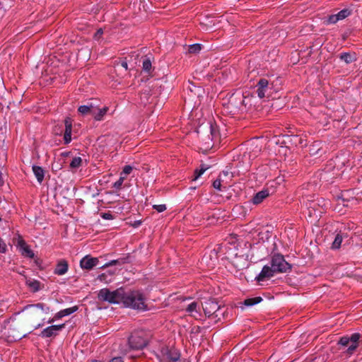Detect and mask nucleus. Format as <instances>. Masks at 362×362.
<instances>
[{"mask_svg": "<svg viewBox=\"0 0 362 362\" xmlns=\"http://www.w3.org/2000/svg\"><path fill=\"white\" fill-rule=\"evenodd\" d=\"M49 311V308H44L41 303L27 306L20 315H18L23 324L28 329H37L42 327L44 320V313Z\"/></svg>", "mask_w": 362, "mask_h": 362, "instance_id": "1", "label": "nucleus"}, {"mask_svg": "<svg viewBox=\"0 0 362 362\" xmlns=\"http://www.w3.org/2000/svg\"><path fill=\"white\" fill-rule=\"evenodd\" d=\"M25 331H28V329L23 324L18 315H16L4 322L1 330V337L7 341L11 342L25 337Z\"/></svg>", "mask_w": 362, "mask_h": 362, "instance_id": "2", "label": "nucleus"}, {"mask_svg": "<svg viewBox=\"0 0 362 362\" xmlns=\"http://www.w3.org/2000/svg\"><path fill=\"white\" fill-rule=\"evenodd\" d=\"M291 266L284 258L282 255H274L271 261V267L264 266L257 276L258 281H263L266 278H270L276 273H285L291 270Z\"/></svg>", "mask_w": 362, "mask_h": 362, "instance_id": "3", "label": "nucleus"}, {"mask_svg": "<svg viewBox=\"0 0 362 362\" xmlns=\"http://www.w3.org/2000/svg\"><path fill=\"white\" fill-rule=\"evenodd\" d=\"M122 303L125 307L144 310L146 309V298L139 291L125 292L124 291Z\"/></svg>", "mask_w": 362, "mask_h": 362, "instance_id": "4", "label": "nucleus"}, {"mask_svg": "<svg viewBox=\"0 0 362 362\" xmlns=\"http://www.w3.org/2000/svg\"><path fill=\"white\" fill-rule=\"evenodd\" d=\"M124 293V289L120 288L115 291H110L108 288L101 289L98 298L103 301H107L110 303H121Z\"/></svg>", "mask_w": 362, "mask_h": 362, "instance_id": "5", "label": "nucleus"}, {"mask_svg": "<svg viewBox=\"0 0 362 362\" xmlns=\"http://www.w3.org/2000/svg\"><path fill=\"white\" fill-rule=\"evenodd\" d=\"M160 357V362H174L180 359V354L173 347H165L161 350Z\"/></svg>", "mask_w": 362, "mask_h": 362, "instance_id": "6", "label": "nucleus"}, {"mask_svg": "<svg viewBox=\"0 0 362 362\" xmlns=\"http://www.w3.org/2000/svg\"><path fill=\"white\" fill-rule=\"evenodd\" d=\"M272 84L265 78H261L257 84V93L259 98L269 97Z\"/></svg>", "mask_w": 362, "mask_h": 362, "instance_id": "7", "label": "nucleus"}, {"mask_svg": "<svg viewBox=\"0 0 362 362\" xmlns=\"http://www.w3.org/2000/svg\"><path fill=\"white\" fill-rule=\"evenodd\" d=\"M129 344L131 349L139 350L146 346L147 341L143 337L142 334H134L129 337Z\"/></svg>", "mask_w": 362, "mask_h": 362, "instance_id": "8", "label": "nucleus"}, {"mask_svg": "<svg viewBox=\"0 0 362 362\" xmlns=\"http://www.w3.org/2000/svg\"><path fill=\"white\" fill-rule=\"evenodd\" d=\"M203 310L206 315H211L215 313L219 308L220 306L217 302L214 300H208L203 305Z\"/></svg>", "mask_w": 362, "mask_h": 362, "instance_id": "9", "label": "nucleus"}, {"mask_svg": "<svg viewBox=\"0 0 362 362\" xmlns=\"http://www.w3.org/2000/svg\"><path fill=\"white\" fill-rule=\"evenodd\" d=\"M64 327V324L59 325H52L44 329L41 332L42 337H51L56 336L57 333Z\"/></svg>", "mask_w": 362, "mask_h": 362, "instance_id": "10", "label": "nucleus"}, {"mask_svg": "<svg viewBox=\"0 0 362 362\" xmlns=\"http://www.w3.org/2000/svg\"><path fill=\"white\" fill-rule=\"evenodd\" d=\"M98 258L86 255L81 260L80 265L83 269H91L93 267L98 264Z\"/></svg>", "mask_w": 362, "mask_h": 362, "instance_id": "11", "label": "nucleus"}, {"mask_svg": "<svg viewBox=\"0 0 362 362\" xmlns=\"http://www.w3.org/2000/svg\"><path fill=\"white\" fill-rule=\"evenodd\" d=\"M351 14V11L345 8L339 11L337 14L329 16L327 22L329 23H336L338 21L343 20Z\"/></svg>", "mask_w": 362, "mask_h": 362, "instance_id": "12", "label": "nucleus"}, {"mask_svg": "<svg viewBox=\"0 0 362 362\" xmlns=\"http://www.w3.org/2000/svg\"><path fill=\"white\" fill-rule=\"evenodd\" d=\"M65 131L64 140L65 144H69L71 141L72 122L71 118L66 117L64 119Z\"/></svg>", "mask_w": 362, "mask_h": 362, "instance_id": "13", "label": "nucleus"}, {"mask_svg": "<svg viewBox=\"0 0 362 362\" xmlns=\"http://www.w3.org/2000/svg\"><path fill=\"white\" fill-rule=\"evenodd\" d=\"M361 335L358 333L353 334L350 337V343L348 346L347 352L351 354L358 347Z\"/></svg>", "mask_w": 362, "mask_h": 362, "instance_id": "14", "label": "nucleus"}, {"mask_svg": "<svg viewBox=\"0 0 362 362\" xmlns=\"http://www.w3.org/2000/svg\"><path fill=\"white\" fill-rule=\"evenodd\" d=\"M18 245L20 247V250L23 255L28 257L30 258L34 257V252L30 249L28 245L21 238H18Z\"/></svg>", "mask_w": 362, "mask_h": 362, "instance_id": "15", "label": "nucleus"}, {"mask_svg": "<svg viewBox=\"0 0 362 362\" xmlns=\"http://www.w3.org/2000/svg\"><path fill=\"white\" fill-rule=\"evenodd\" d=\"M78 306H73L71 308H66L64 310H60L59 312L57 313L54 317L53 319L49 320L48 321L49 323H52L56 319H60L64 316L69 315L74 312H76L78 310Z\"/></svg>", "mask_w": 362, "mask_h": 362, "instance_id": "16", "label": "nucleus"}, {"mask_svg": "<svg viewBox=\"0 0 362 362\" xmlns=\"http://www.w3.org/2000/svg\"><path fill=\"white\" fill-rule=\"evenodd\" d=\"M341 61L344 62L346 64L353 63L357 60V56L355 52H342L339 55Z\"/></svg>", "mask_w": 362, "mask_h": 362, "instance_id": "17", "label": "nucleus"}, {"mask_svg": "<svg viewBox=\"0 0 362 362\" xmlns=\"http://www.w3.org/2000/svg\"><path fill=\"white\" fill-rule=\"evenodd\" d=\"M199 308V306L197 302H192L187 306L186 311L189 313L191 316L198 318V317L200 316Z\"/></svg>", "mask_w": 362, "mask_h": 362, "instance_id": "18", "label": "nucleus"}, {"mask_svg": "<svg viewBox=\"0 0 362 362\" xmlns=\"http://www.w3.org/2000/svg\"><path fill=\"white\" fill-rule=\"evenodd\" d=\"M269 195V191L267 189L262 190L257 192L252 198V202L254 204H259L262 202V201L268 197Z\"/></svg>", "mask_w": 362, "mask_h": 362, "instance_id": "19", "label": "nucleus"}, {"mask_svg": "<svg viewBox=\"0 0 362 362\" xmlns=\"http://www.w3.org/2000/svg\"><path fill=\"white\" fill-rule=\"evenodd\" d=\"M236 100H238L240 101V105L237 106V107L242 110L243 109V107H245L248 105V103L251 100V98H247V97H244L243 95H239L238 98L234 97V98H231V100H230L231 104H235Z\"/></svg>", "mask_w": 362, "mask_h": 362, "instance_id": "20", "label": "nucleus"}, {"mask_svg": "<svg viewBox=\"0 0 362 362\" xmlns=\"http://www.w3.org/2000/svg\"><path fill=\"white\" fill-rule=\"evenodd\" d=\"M68 270V263L65 260L60 261L56 266L54 273L57 275H63Z\"/></svg>", "mask_w": 362, "mask_h": 362, "instance_id": "21", "label": "nucleus"}, {"mask_svg": "<svg viewBox=\"0 0 362 362\" xmlns=\"http://www.w3.org/2000/svg\"><path fill=\"white\" fill-rule=\"evenodd\" d=\"M25 284L33 292L40 290V282L37 280L25 277Z\"/></svg>", "mask_w": 362, "mask_h": 362, "instance_id": "22", "label": "nucleus"}, {"mask_svg": "<svg viewBox=\"0 0 362 362\" xmlns=\"http://www.w3.org/2000/svg\"><path fill=\"white\" fill-rule=\"evenodd\" d=\"M33 171L37 180V181L41 183L44 179L45 172L44 170L40 167L34 165L33 166Z\"/></svg>", "mask_w": 362, "mask_h": 362, "instance_id": "23", "label": "nucleus"}, {"mask_svg": "<svg viewBox=\"0 0 362 362\" xmlns=\"http://www.w3.org/2000/svg\"><path fill=\"white\" fill-rule=\"evenodd\" d=\"M93 107H94L93 105H81L78 107V110L82 115H85L89 113L94 114L93 112Z\"/></svg>", "mask_w": 362, "mask_h": 362, "instance_id": "24", "label": "nucleus"}, {"mask_svg": "<svg viewBox=\"0 0 362 362\" xmlns=\"http://www.w3.org/2000/svg\"><path fill=\"white\" fill-rule=\"evenodd\" d=\"M200 25L204 30H209L214 28L215 23L209 18H206L204 21L201 22Z\"/></svg>", "mask_w": 362, "mask_h": 362, "instance_id": "25", "label": "nucleus"}, {"mask_svg": "<svg viewBox=\"0 0 362 362\" xmlns=\"http://www.w3.org/2000/svg\"><path fill=\"white\" fill-rule=\"evenodd\" d=\"M262 300V298L259 296L252 298H248L244 301V305L246 306H252L260 303Z\"/></svg>", "mask_w": 362, "mask_h": 362, "instance_id": "26", "label": "nucleus"}, {"mask_svg": "<svg viewBox=\"0 0 362 362\" xmlns=\"http://www.w3.org/2000/svg\"><path fill=\"white\" fill-rule=\"evenodd\" d=\"M342 240H343L342 235L340 233H338L336 235L334 240L332 243V247L333 249H339L342 243Z\"/></svg>", "mask_w": 362, "mask_h": 362, "instance_id": "27", "label": "nucleus"}, {"mask_svg": "<svg viewBox=\"0 0 362 362\" xmlns=\"http://www.w3.org/2000/svg\"><path fill=\"white\" fill-rule=\"evenodd\" d=\"M107 110L108 107H107L100 109L98 112L94 115L95 119L97 121L101 120L103 117L107 113Z\"/></svg>", "mask_w": 362, "mask_h": 362, "instance_id": "28", "label": "nucleus"}, {"mask_svg": "<svg viewBox=\"0 0 362 362\" xmlns=\"http://www.w3.org/2000/svg\"><path fill=\"white\" fill-rule=\"evenodd\" d=\"M228 175V172H226V171H223V173L220 175L219 178L216 180L214 183H213V186L215 189H221V177L223 175V176H227Z\"/></svg>", "mask_w": 362, "mask_h": 362, "instance_id": "29", "label": "nucleus"}, {"mask_svg": "<svg viewBox=\"0 0 362 362\" xmlns=\"http://www.w3.org/2000/svg\"><path fill=\"white\" fill-rule=\"evenodd\" d=\"M81 158L80 157H75L72 159L70 166L72 168H78L81 164Z\"/></svg>", "mask_w": 362, "mask_h": 362, "instance_id": "30", "label": "nucleus"}, {"mask_svg": "<svg viewBox=\"0 0 362 362\" xmlns=\"http://www.w3.org/2000/svg\"><path fill=\"white\" fill-rule=\"evenodd\" d=\"M207 169H209L208 166L202 165L201 168L198 170H195V177L194 180H197L199 177H200Z\"/></svg>", "mask_w": 362, "mask_h": 362, "instance_id": "31", "label": "nucleus"}, {"mask_svg": "<svg viewBox=\"0 0 362 362\" xmlns=\"http://www.w3.org/2000/svg\"><path fill=\"white\" fill-rule=\"evenodd\" d=\"M201 50V46L199 44H194L189 46V52L190 53H197Z\"/></svg>", "mask_w": 362, "mask_h": 362, "instance_id": "32", "label": "nucleus"}, {"mask_svg": "<svg viewBox=\"0 0 362 362\" xmlns=\"http://www.w3.org/2000/svg\"><path fill=\"white\" fill-rule=\"evenodd\" d=\"M133 168L131 165H125L123 168L122 172L121 173V176H125L131 173Z\"/></svg>", "mask_w": 362, "mask_h": 362, "instance_id": "33", "label": "nucleus"}, {"mask_svg": "<svg viewBox=\"0 0 362 362\" xmlns=\"http://www.w3.org/2000/svg\"><path fill=\"white\" fill-rule=\"evenodd\" d=\"M151 69V62L149 59H146L143 62V69L146 71H149Z\"/></svg>", "mask_w": 362, "mask_h": 362, "instance_id": "34", "label": "nucleus"}, {"mask_svg": "<svg viewBox=\"0 0 362 362\" xmlns=\"http://www.w3.org/2000/svg\"><path fill=\"white\" fill-rule=\"evenodd\" d=\"M339 344L344 346H348L350 343V337H341L339 340Z\"/></svg>", "mask_w": 362, "mask_h": 362, "instance_id": "35", "label": "nucleus"}, {"mask_svg": "<svg viewBox=\"0 0 362 362\" xmlns=\"http://www.w3.org/2000/svg\"><path fill=\"white\" fill-rule=\"evenodd\" d=\"M153 208L159 213L165 211L167 209L165 204H154L153 205Z\"/></svg>", "mask_w": 362, "mask_h": 362, "instance_id": "36", "label": "nucleus"}, {"mask_svg": "<svg viewBox=\"0 0 362 362\" xmlns=\"http://www.w3.org/2000/svg\"><path fill=\"white\" fill-rule=\"evenodd\" d=\"M124 179H125V176L120 175L119 179L114 183V187H115L117 189H119L124 180Z\"/></svg>", "mask_w": 362, "mask_h": 362, "instance_id": "37", "label": "nucleus"}, {"mask_svg": "<svg viewBox=\"0 0 362 362\" xmlns=\"http://www.w3.org/2000/svg\"><path fill=\"white\" fill-rule=\"evenodd\" d=\"M119 263V260H112L107 263H106L105 264H104L102 268H106V267H110V266H113V265H115Z\"/></svg>", "mask_w": 362, "mask_h": 362, "instance_id": "38", "label": "nucleus"}, {"mask_svg": "<svg viewBox=\"0 0 362 362\" xmlns=\"http://www.w3.org/2000/svg\"><path fill=\"white\" fill-rule=\"evenodd\" d=\"M6 251V245L0 238V252L4 253Z\"/></svg>", "mask_w": 362, "mask_h": 362, "instance_id": "39", "label": "nucleus"}, {"mask_svg": "<svg viewBox=\"0 0 362 362\" xmlns=\"http://www.w3.org/2000/svg\"><path fill=\"white\" fill-rule=\"evenodd\" d=\"M319 148H317V145H313L310 148V151L312 155H317L318 153Z\"/></svg>", "mask_w": 362, "mask_h": 362, "instance_id": "40", "label": "nucleus"}, {"mask_svg": "<svg viewBox=\"0 0 362 362\" xmlns=\"http://www.w3.org/2000/svg\"><path fill=\"white\" fill-rule=\"evenodd\" d=\"M103 33V31L102 29H99L96 33L95 34V38L98 40L100 37V35Z\"/></svg>", "mask_w": 362, "mask_h": 362, "instance_id": "41", "label": "nucleus"}, {"mask_svg": "<svg viewBox=\"0 0 362 362\" xmlns=\"http://www.w3.org/2000/svg\"><path fill=\"white\" fill-rule=\"evenodd\" d=\"M102 217L105 219H112V214H110L109 213L103 214Z\"/></svg>", "mask_w": 362, "mask_h": 362, "instance_id": "42", "label": "nucleus"}, {"mask_svg": "<svg viewBox=\"0 0 362 362\" xmlns=\"http://www.w3.org/2000/svg\"><path fill=\"white\" fill-rule=\"evenodd\" d=\"M109 362H123V361L122 360L121 358L119 357H115L114 358H112L110 361Z\"/></svg>", "mask_w": 362, "mask_h": 362, "instance_id": "43", "label": "nucleus"}, {"mask_svg": "<svg viewBox=\"0 0 362 362\" xmlns=\"http://www.w3.org/2000/svg\"><path fill=\"white\" fill-rule=\"evenodd\" d=\"M121 66H122L124 69H125L126 70L128 69L127 63V62H125V61H123V62H121Z\"/></svg>", "mask_w": 362, "mask_h": 362, "instance_id": "44", "label": "nucleus"}, {"mask_svg": "<svg viewBox=\"0 0 362 362\" xmlns=\"http://www.w3.org/2000/svg\"><path fill=\"white\" fill-rule=\"evenodd\" d=\"M210 129H211V134L212 136H214L215 134V130L212 125L210 126Z\"/></svg>", "mask_w": 362, "mask_h": 362, "instance_id": "45", "label": "nucleus"}, {"mask_svg": "<svg viewBox=\"0 0 362 362\" xmlns=\"http://www.w3.org/2000/svg\"><path fill=\"white\" fill-rule=\"evenodd\" d=\"M139 224H140V222H139V221H138V222H136L134 226H139Z\"/></svg>", "mask_w": 362, "mask_h": 362, "instance_id": "46", "label": "nucleus"}, {"mask_svg": "<svg viewBox=\"0 0 362 362\" xmlns=\"http://www.w3.org/2000/svg\"><path fill=\"white\" fill-rule=\"evenodd\" d=\"M103 276H104V274H102V275L99 276V278H100V279H102Z\"/></svg>", "mask_w": 362, "mask_h": 362, "instance_id": "47", "label": "nucleus"}, {"mask_svg": "<svg viewBox=\"0 0 362 362\" xmlns=\"http://www.w3.org/2000/svg\"><path fill=\"white\" fill-rule=\"evenodd\" d=\"M20 274H21V275H23V276H25V278L26 277V276L24 275V274H23V272H20Z\"/></svg>", "mask_w": 362, "mask_h": 362, "instance_id": "48", "label": "nucleus"}]
</instances>
